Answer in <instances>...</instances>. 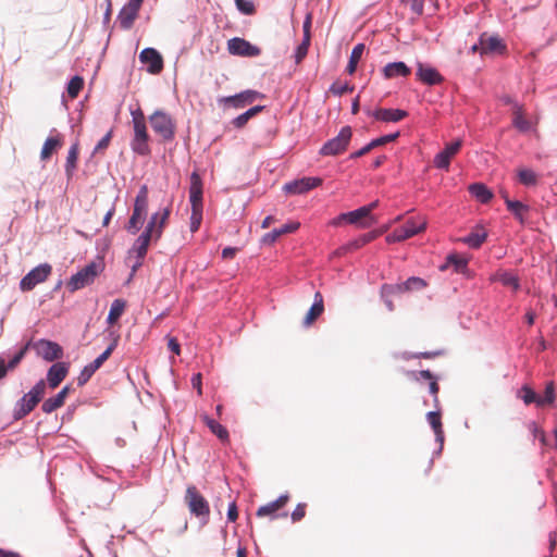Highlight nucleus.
<instances>
[{"label":"nucleus","mask_w":557,"mask_h":557,"mask_svg":"<svg viewBox=\"0 0 557 557\" xmlns=\"http://www.w3.org/2000/svg\"><path fill=\"white\" fill-rule=\"evenodd\" d=\"M46 393V383L44 380L38 381L35 386L26 393L15 405L13 411L14 420H21L29 414L39 401L44 398Z\"/></svg>","instance_id":"f257e3e1"},{"label":"nucleus","mask_w":557,"mask_h":557,"mask_svg":"<svg viewBox=\"0 0 557 557\" xmlns=\"http://www.w3.org/2000/svg\"><path fill=\"white\" fill-rule=\"evenodd\" d=\"M184 500L190 513L197 517L202 524L209 522V503L195 485L187 486Z\"/></svg>","instance_id":"f03ea898"},{"label":"nucleus","mask_w":557,"mask_h":557,"mask_svg":"<svg viewBox=\"0 0 557 557\" xmlns=\"http://www.w3.org/2000/svg\"><path fill=\"white\" fill-rule=\"evenodd\" d=\"M132 115L134 125L132 149L140 156H147L150 152V148L148 146L149 135L147 132L145 115L139 109L133 111Z\"/></svg>","instance_id":"7ed1b4c3"},{"label":"nucleus","mask_w":557,"mask_h":557,"mask_svg":"<svg viewBox=\"0 0 557 557\" xmlns=\"http://www.w3.org/2000/svg\"><path fill=\"white\" fill-rule=\"evenodd\" d=\"M102 269L101 262L88 263L81 271L71 276L70 281L66 283V288L73 293L92 284Z\"/></svg>","instance_id":"20e7f679"},{"label":"nucleus","mask_w":557,"mask_h":557,"mask_svg":"<svg viewBox=\"0 0 557 557\" xmlns=\"http://www.w3.org/2000/svg\"><path fill=\"white\" fill-rule=\"evenodd\" d=\"M352 137L350 126H344L338 135L327 140L320 149L321 156H338L346 151Z\"/></svg>","instance_id":"39448f33"},{"label":"nucleus","mask_w":557,"mask_h":557,"mask_svg":"<svg viewBox=\"0 0 557 557\" xmlns=\"http://www.w3.org/2000/svg\"><path fill=\"white\" fill-rule=\"evenodd\" d=\"M151 127L163 140H172L175 135V123L172 117L163 112L156 111L149 117Z\"/></svg>","instance_id":"423d86ee"},{"label":"nucleus","mask_w":557,"mask_h":557,"mask_svg":"<svg viewBox=\"0 0 557 557\" xmlns=\"http://www.w3.org/2000/svg\"><path fill=\"white\" fill-rule=\"evenodd\" d=\"M52 268L48 263L39 264L30 270L20 282L23 292L32 290L37 284L45 282L51 274Z\"/></svg>","instance_id":"0eeeda50"},{"label":"nucleus","mask_w":557,"mask_h":557,"mask_svg":"<svg viewBox=\"0 0 557 557\" xmlns=\"http://www.w3.org/2000/svg\"><path fill=\"white\" fill-rule=\"evenodd\" d=\"M152 223H148L145 231L134 243L131 253L135 252L137 256L136 263L132 267L133 272H135L143 263L145 256L147 255L148 247L151 240H154V236L152 235Z\"/></svg>","instance_id":"6e6552de"},{"label":"nucleus","mask_w":557,"mask_h":557,"mask_svg":"<svg viewBox=\"0 0 557 557\" xmlns=\"http://www.w3.org/2000/svg\"><path fill=\"white\" fill-rule=\"evenodd\" d=\"M37 356L48 362L59 360L63 357V348L55 342L49 339H39L33 344Z\"/></svg>","instance_id":"1a4fd4ad"},{"label":"nucleus","mask_w":557,"mask_h":557,"mask_svg":"<svg viewBox=\"0 0 557 557\" xmlns=\"http://www.w3.org/2000/svg\"><path fill=\"white\" fill-rule=\"evenodd\" d=\"M289 494H283L277 499L259 507L256 513L257 517H270L271 519L286 518L288 516L286 511L282 513H278V511L285 507V505L289 502Z\"/></svg>","instance_id":"9d476101"},{"label":"nucleus","mask_w":557,"mask_h":557,"mask_svg":"<svg viewBox=\"0 0 557 557\" xmlns=\"http://www.w3.org/2000/svg\"><path fill=\"white\" fill-rule=\"evenodd\" d=\"M227 50L231 54L240 57H257L261 53L259 47L239 37L232 38L227 41Z\"/></svg>","instance_id":"9b49d317"},{"label":"nucleus","mask_w":557,"mask_h":557,"mask_svg":"<svg viewBox=\"0 0 557 557\" xmlns=\"http://www.w3.org/2000/svg\"><path fill=\"white\" fill-rule=\"evenodd\" d=\"M321 184L322 180L320 177H302L300 180L286 183L283 189L285 193L290 195H300L320 186Z\"/></svg>","instance_id":"f8f14e48"},{"label":"nucleus","mask_w":557,"mask_h":557,"mask_svg":"<svg viewBox=\"0 0 557 557\" xmlns=\"http://www.w3.org/2000/svg\"><path fill=\"white\" fill-rule=\"evenodd\" d=\"M462 146L461 139H456L446 145L444 150L438 152L434 158V165L437 169L448 170L451 159L459 152Z\"/></svg>","instance_id":"ddd939ff"},{"label":"nucleus","mask_w":557,"mask_h":557,"mask_svg":"<svg viewBox=\"0 0 557 557\" xmlns=\"http://www.w3.org/2000/svg\"><path fill=\"white\" fill-rule=\"evenodd\" d=\"M263 97L259 91L248 89L234 96L224 97L220 99V102L228 103L235 109H243L251 104L256 99Z\"/></svg>","instance_id":"4468645a"},{"label":"nucleus","mask_w":557,"mask_h":557,"mask_svg":"<svg viewBox=\"0 0 557 557\" xmlns=\"http://www.w3.org/2000/svg\"><path fill=\"white\" fill-rule=\"evenodd\" d=\"M506 51V45L496 35L482 34L480 36L481 54H503Z\"/></svg>","instance_id":"2eb2a0df"},{"label":"nucleus","mask_w":557,"mask_h":557,"mask_svg":"<svg viewBox=\"0 0 557 557\" xmlns=\"http://www.w3.org/2000/svg\"><path fill=\"white\" fill-rule=\"evenodd\" d=\"M139 60L144 64H148V72L159 74L163 70V59L161 54L153 48H146L139 54Z\"/></svg>","instance_id":"dca6fc26"},{"label":"nucleus","mask_w":557,"mask_h":557,"mask_svg":"<svg viewBox=\"0 0 557 557\" xmlns=\"http://www.w3.org/2000/svg\"><path fill=\"white\" fill-rule=\"evenodd\" d=\"M141 4H138L133 1H128L120 11L117 15V21L120 23L121 28L129 29L132 28L135 20L138 16V12L140 10Z\"/></svg>","instance_id":"f3484780"},{"label":"nucleus","mask_w":557,"mask_h":557,"mask_svg":"<svg viewBox=\"0 0 557 557\" xmlns=\"http://www.w3.org/2000/svg\"><path fill=\"white\" fill-rule=\"evenodd\" d=\"M342 218H347V223L355 224L358 227L367 228L376 222L374 216L367 215V210L362 207L346 213H342Z\"/></svg>","instance_id":"a211bd4d"},{"label":"nucleus","mask_w":557,"mask_h":557,"mask_svg":"<svg viewBox=\"0 0 557 557\" xmlns=\"http://www.w3.org/2000/svg\"><path fill=\"white\" fill-rule=\"evenodd\" d=\"M189 200L191 209H202V181L198 173L190 175Z\"/></svg>","instance_id":"6ab92c4d"},{"label":"nucleus","mask_w":557,"mask_h":557,"mask_svg":"<svg viewBox=\"0 0 557 557\" xmlns=\"http://www.w3.org/2000/svg\"><path fill=\"white\" fill-rule=\"evenodd\" d=\"M381 235H382V231H371V232H369L367 234H362L358 238H356V239L347 243L343 247H341L337 250V253L338 255H344L346 252L357 250V249L363 247L364 245L373 242L374 239H376Z\"/></svg>","instance_id":"aec40b11"},{"label":"nucleus","mask_w":557,"mask_h":557,"mask_svg":"<svg viewBox=\"0 0 557 557\" xmlns=\"http://www.w3.org/2000/svg\"><path fill=\"white\" fill-rule=\"evenodd\" d=\"M377 121L382 122H399L408 116V112L401 109H384L380 108L373 112H369Z\"/></svg>","instance_id":"412c9836"},{"label":"nucleus","mask_w":557,"mask_h":557,"mask_svg":"<svg viewBox=\"0 0 557 557\" xmlns=\"http://www.w3.org/2000/svg\"><path fill=\"white\" fill-rule=\"evenodd\" d=\"M416 75L419 81L430 86L437 85L443 82V77L436 69L424 65L422 63H418Z\"/></svg>","instance_id":"4be33fe9"},{"label":"nucleus","mask_w":557,"mask_h":557,"mask_svg":"<svg viewBox=\"0 0 557 557\" xmlns=\"http://www.w3.org/2000/svg\"><path fill=\"white\" fill-rule=\"evenodd\" d=\"M170 214H171V208L166 207L163 209L162 212H156L150 216V220L148 223L153 222L152 235L154 236L156 242L161 238L163 228L165 227V225L168 223Z\"/></svg>","instance_id":"5701e85b"},{"label":"nucleus","mask_w":557,"mask_h":557,"mask_svg":"<svg viewBox=\"0 0 557 557\" xmlns=\"http://www.w3.org/2000/svg\"><path fill=\"white\" fill-rule=\"evenodd\" d=\"M69 372V366L64 362H57L50 367L47 373V380L51 388H55L65 379Z\"/></svg>","instance_id":"b1692460"},{"label":"nucleus","mask_w":557,"mask_h":557,"mask_svg":"<svg viewBox=\"0 0 557 557\" xmlns=\"http://www.w3.org/2000/svg\"><path fill=\"white\" fill-rule=\"evenodd\" d=\"M425 228H426L425 220L417 221L416 219L411 218V219H408L403 226L397 227V231L400 232L404 240H406L419 233H422Z\"/></svg>","instance_id":"393cba45"},{"label":"nucleus","mask_w":557,"mask_h":557,"mask_svg":"<svg viewBox=\"0 0 557 557\" xmlns=\"http://www.w3.org/2000/svg\"><path fill=\"white\" fill-rule=\"evenodd\" d=\"M426 286V282L417 276L409 277L406 282L395 286H384V289H389L393 293H404L409 290H420Z\"/></svg>","instance_id":"a878e982"},{"label":"nucleus","mask_w":557,"mask_h":557,"mask_svg":"<svg viewBox=\"0 0 557 557\" xmlns=\"http://www.w3.org/2000/svg\"><path fill=\"white\" fill-rule=\"evenodd\" d=\"M382 72L386 79L407 77L411 74V70L401 61L386 64Z\"/></svg>","instance_id":"bb28decb"},{"label":"nucleus","mask_w":557,"mask_h":557,"mask_svg":"<svg viewBox=\"0 0 557 557\" xmlns=\"http://www.w3.org/2000/svg\"><path fill=\"white\" fill-rule=\"evenodd\" d=\"M324 311L323 296L320 292L314 294V302L308 310L304 324L306 326L311 325Z\"/></svg>","instance_id":"cd10ccee"},{"label":"nucleus","mask_w":557,"mask_h":557,"mask_svg":"<svg viewBox=\"0 0 557 557\" xmlns=\"http://www.w3.org/2000/svg\"><path fill=\"white\" fill-rule=\"evenodd\" d=\"M63 145V139L60 134L55 136L48 137L41 148L40 151V159L42 161H46L51 158L53 152H55L58 149H60Z\"/></svg>","instance_id":"c85d7f7f"},{"label":"nucleus","mask_w":557,"mask_h":557,"mask_svg":"<svg viewBox=\"0 0 557 557\" xmlns=\"http://www.w3.org/2000/svg\"><path fill=\"white\" fill-rule=\"evenodd\" d=\"M512 125L522 133H525L531 128L530 121L524 116L523 107L519 103H513Z\"/></svg>","instance_id":"c756f323"},{"label":"nucleus","mask_w":557,"mask_h":557,"mask_svg":"<svg viewBox=\"0 0 557 557\" xmlns=\"http://www.w3.org/2000/svg\"><path fill=\"white\" fill-rule=\"evenodd\" d=\"M299 223L298 222H290V223H287L285 225H283L282 227L280 228H275L273 230L272 232L270 233H267L264 236H263V243L265 244H273L277 240L278 237H281L282 235H285V234H289V233H294L295 231H297L299 228Z\"/></svg>","instance_id":"7c9ffc66"},{"label":"nucleus","mask_w":557,"mask_h":557,"mask_svg":"<svg viewBox=\"0 0 557 557\" xmlns=\"http://www.w3.org/2000/svg\"><path fill=\"white\" fill-rule=\"evenodd\" d=\"M487 233L482 226H476L468 236L460 238L459 240L468 245L471 248L478 249L486 240Z\"/></svg>","instance_id":"2f4dec72"},{"label":"nucleus","mask_w":557,"mask_h":557,"mask_svg":"<svg viewBox=\"0 0 557 557\" xmlns=\"http://www.w3.org/2000/svg\"><path fill=\"white\" fill-rule=\"evenodd\" d=\"M201 420L220 441L223 443L228 441V432L222 424L210 418L208 414H202Z\"/></svg>","instance_id":"473e14b6"},{"label":"nucleus","mask_w":557,"mask_h":557,"mask_svg":"<svg viewBox=\"0 0 557 557\" xmlns=\"http://www.w3.org/2000/svg\"><path fill=\"white\" fill-rule=\"evenodd\" d=\"M126 309V301L124 299H114L111 304L110 311L107 318V322L110 325L115 324L122 317Z\"/></svg>","instance_id":"72a5a7b5"},{"label":"nucleus","mask_w":557,"mask_h":557,"mask_svg":"<svg viewBox=\"0 0 557 557\" xmlns=\"http://www.w3.org/2000/svg\"><path fill=\"white\" fill-rule=\"evenodd\" d=\"M428 421L433 429L436 441L441 444L444 443V431L442 426L441 412L440 411H431L426 414Z\"/></svg>","instance_id":"f704fd0d"},{"label":"nucleus","mask_w":557,"mask_h":557,"mask_svg":"<svg viewBox=\"0 0 557 557\" xmlns=\"http://www.w3.org/2000/svg\"><path fill=\"white\" fill-rule=\"evenodd\" d=\"M469 191L482 203H487L493 198V193L482 183L471 184Z\"/></svg>","instance_id":"c9c22d12"},{"label":"nucleus","mask_w":557,"mask_h":557,"mask_svg":"<svg viewBox=\"0 0 557 557\" xmlns=\"http://www.w3.org/2000/svg\"><path fill=\"white\" fill-rule=\"evenodd\" d=\"M133 211L136 213H140L143 215H147L148 211V187L143 185L135 198Z\"/></svg>","instance_id":"e433bc0d"},{"label":"nucleus","mask_w":557,"mask_h":557,"mask_svg":"<svg viewBox=\"0 0 557 557\" xmlns=\"http://www.w3.org/2000/svg\"><path fill=\"white\" fill-rule=\"evenodd\" d=\"M494 280L500 282L506 287H510L515 292L520 287L518 276L511 272H498L494 275Z\"/></svg>","instance_id":"4c0bfd02"},{"label":"nucleus","mask_w":557,"mask_h":557,"mask_svg":"<svg viewBox=\"0 0 557 557\" xmlns=\"http://www.w3.org/2000/svg\"><path fill=\"white\" fill-rule=\"evenodd\" d=\"M78 144L75 143L72 145V147L69 150L66 162H65V173L67 178H72L74 170L76 169V163L78 159Z\"/></svg>","instance_id":"58836bf2"},{"label":"nucleus","mask_w":557,"mask_h":557,"mask_svg":"<svg viewBox=\"0 0 557 557\" xmlns=\"http://www.w3.org/2000/svg\"><path fill=\"white\" fill-rule=\"evenodd\" d=\"M264 109L263 106H256V107H252L250 108L249 110H247L246 112L242 113L240 115H238L237 117H235L233 120V125L236 127V128H242L244 127L248 121L250 119H252L253 116H256L258 113H260L262 110Z\"/></svg>","instance_id":"ea45409f"},{"label":"nucleus","mask_w":557,"mask_h":557,"mask_svg":"<svg viewBox=\"0 0 557 557\" xmlns=\"http://www.w3.org/2000/svg\"><path fill=\"white\" fill-rule=\"evenodd\" d=\"M517 175L519 182L524 186H535L539 183V175L531 169L520 168Z\"/></svg>","instance_id":"a19ab883"},{"label":"nucleus","mask_w":557,"mask_h":557,"mask_svg":"<svg viewBox=\"0 0 557 557\" xmlns=\"http://www.w3.org/2000/svg\"><path fill=\"white\" fill-rule=\"evenodd\" d=\"M363 51H364V45L363 44H358L354 47L351 53H350V57H349V61H348V64H347V67H346V71L348 74H354L357 70V65H358V62L360 61L362 54H363Z\"/></svg>","instance_id":"79ce46f5"},{"label":"nucleus","mask_w":557,"mask_h":557,"mask_svg":"<svg viewBox=\"0 0 557 557\" xmlns=\"http://www.w3.org/2000/svg\"><path fill=\"white\" fill-rule=\"evenodd\" d=\"M507 209L518 219L521 223H523L524 218L523 214L529 210L528 206L518 200H507Z\"/></svg>","instance_id":"37998d69"},{"label":"nucleus","mask_w":557,"mask_h":557,"mask_svg":"<svg viewBox=\"0 0 557 557\" xmlns=\"http://www.w3.org/2000/svg\"><path fill=\"white\" fill-rule=\"evenodd\" d=\"M146 216L133 211L125 228L131 234H136L144 224Z\"/></svg>","instance_id":"c03bdc74"},{"label":"nucleus","mask_w":557,"mask_h":557,"mask_svg":"<svg viewBox=\"0 0 557 557\" xmlns=\"http://www.w3.org/2000/svg\"><path fill=\"white\" fill-rule=\"evenodd\" d=\"M84 87V79L81 76H74L67 84V95L70 98H76Z\"/></svg>","instance_id":"a18cd8bd"},{"label":"nucleus","mask_w":557,"mask_h":557,"mask_svg":"<svg viewBox=\"0 0 557 557\" xmlns=\"http://www.w3.org/2000/svg\"><path fill=\"white\" fill-rule=\"evenodd\" d=\"M521 393H523L522 399H523L525 405H530L532 403H536L539 406H543L544 405V400L539 398L531 387L524 385L521 388Z\"/></svg>","instance_id":"49530a36"},{"label":"nucleus","mask_w":557,"mask_h":557,"mask_svg":"<svg viewBox=\"0 0 557 557\" xmlns=\"http://www.w3.org/2000/svg\"><path fill=\"white\" fill-rule=\"evenodd\" d=\"M63 406V403L55 396L46 399L41 406L45 413H51Z\"/></svg>","instance_id":"de8ad7c7"},{"label":"nucleus","mask_w":557,"mask_h":557,"mask_svg":"<svg viewBox=\"0 0 557 557\" xmlns=\"http://www.w3.org/2000/svg\"><path fill=\"white\" fill-rule=\"evenodd\" d=\"M352 90V86H349L347 83H342L339 81L334 82L330 87V92L335 96H343L344 94L351 92Z\"/></svg>","instance_id":"09e8293b"},{"label":"nucleus","mask_w":557,"mask_h":557,"mask_svg":"<svg viewBox=\"0 0 557 557\" xmlns=\"http://www.w3.org/2000/svg\"><path fill=\"white\" fill-rule=\"evenodd\" d=\"M202 221V209H191L190 215V231L197 232Z\"/></svg>","instance_id":"8fccbe9b"},{"label":"nucleus","mask_w":557,"mask_h":557,"mask_svg":"<svg viewBox=\"0 0 557 557\" xmlns=\"http://www.w3.org/2000/svg\"><path fill=\"white\" fill-rule=\"evenodd\" d=\"M113 131L110 129L96 145L94 149V154L102 153L110 145V141L112 139Z\"/></svg>","instance_id":"3c124183"},{"label":"nucleus","mask_w":557,"mask_h":557,"mask_svg":"<svg viewBox=\"0 0 557 557\" xmlns=\"http://www.w3.org/2000/svg\"><path fill=\"white\" fill-rule=\"evenodd\" d=\"M95 372L96 370L90 364L85 366L77 377V384L79 386L85 385Z\"/></svg>","instance_id":"603ef678"},{"label":"nucleus","mask_w":557,"mask_h":557,"mask_svg":"<svg viewBox=\"0 0 557 557\" xmlns=\"http://www.w3.org/2000/svg\"><path fill=\"white\" fill-rule=\"evenodd\" d=\"M237 9L243 12L244 14H253L255 13V5L249 0H235Z\"/></svg>","instance_id":"864d4df0"},{"label":"nucleus","mask_w":557,"mask_h":557,"mask_svg":"<svg viewBox=\"0 0 557 557\" xmlns=\"http://www.w3.org/2000/svg\"><path fill=\"white\" fill-rule=\"evenodd\" d=\"M306 508L307 505L305 503H300L296 506L290 516L293 522H298L306 516Z\"/></svg>","instance_id":"5fc2aeb1"},{"label":"nucleus","mask_w":557,"mask_h":557,"mask_svg":"<svg viewBox=\"0 0 557 557\" xmlns=\"http://www.w3.org/2000/svg\"><path fill=\"white\" fill-rule=\"evenodd\" d=\"M447 262L454 264L457 271L462 270L467 265V261L457 255H450L447 257Z\"/></svg>","instance_id":"6e6d98bb"},{"label":"nucleus","mask_w":557,"mask_h":557,"mask_svg":"<svg viewBox=\"0 0 557 557\" xmlns=\"http://www.w3.org/2000/svg\"><path fill=\"white\" fill-rule=\"evenodd\" d=\"M429 391H430V393L434 397V406L437 407L438 403H440V400H438L440 386H438L436 377H434L433 380L429 381Z\"/></svg>","instance_id":"4d7b16f0"},{"label":"nucleus","mask_w":557,"mask_h":557,"mask_svg":"<svg viewBox=\"0 0 557 557\" xmlns=\"http://www.w3.org/2000/svg\"><path fill=\"white\" fill-rule=\"evenodd\" d=\"M529 429L535 438H539L542 443H545V433L535 422H531L529 424Z\"/></svg>","instance_id":"13d9d810"},{"label":"nucleus","mask_w":557,"mask_h":557,"mask_svg":"<svg viewBox=\"0 0 557 557\" xmlns=\"http://www.w3.org/2000/svg\"><path fill=\"white\" fill-rule=\"evenodd\" d=\"M110 357V350H104L99 357H97L92 362L89 364L97 371L104 361H107Z\"/></svg>","instance_id":"bf43d9fd"},{"label":"nucleus","mask_w":557,"mask_h":557,"mask_svg":"<svg viewBox=\"0 0 557 557\" xmlns=\"http://www.w3.org/2000/svg\"><path fill=\"white\" fill-rule=\"evenodd\" d=\"M410 1V8L413 13L417 15H422L424 12V2L426 0H409Z\"/></svg>","instance_id":"052dcab7"},{"label":"nucleus","mask_w":557,"mask_h":557,"mask_svg":"<svg viewBox=\"0 0 557 557\" xmlns=\"http://www.w3.org/2000/svg\"><path fill=\"white\" fill-rule=\"evenodd\" d=\"M411 375L412 377L416 380V381H420V380H425V381H431L433 380L435 376L433 375V373H431V371L429 370H421L419 372H411Z\"/></svg>","instance_id":"680f3d73"},{"label":"nucleus","mask_w":557,"mask_h":557,"mask_svg":"<svg viewBox=\"0 0 557 557\" xmlns=\"http://www.w3.org/2000/svg\"><path fill=\"white\" fill-rule=\"evenodd\" d=\"M25 351H26V347L21 349L11 360L10 362L8 363V366H5L8 369H14L20 362L21 360L24 358V355H25Z\"/></svg>","instance_id":"e2e57ef3"},{"label":"nucleus","mask_w":557,"mask_h":557,"mask_svg":"<svg viewBox=\"0 0 557 557\" xmlns=\"http://www.w3.org/2000/svg\"><path fill=\"white\" fill-rule=\"evenodd\" d=\"M544 404H552L555 400V391L553 383H549L545 388V397L541 398Z\"/></svg>","instance_id":"0e129e2a"},{"label":"nucleus","mask_w":557,"mask_h":557,"mask_svg":"<svg viewBox=\"0 0 557 557\" xmlns=\"http://www.w3.org/2000/svg\"><path fill=\"white\" fill-rule=\"evenodd\" d=\"M385 239L388 244L399 243L404 240L403 235L400 234L399 231H397V228H395L391 234H388Z\"/></svg>","instance_id":"69168bd1"},{"label":"nucleus","mask_w":557,"mask_h":557,"mask_svg":"<svg viewBox=\"0 0 557 557\" xmlns=\"http://www.w3.org/2000/svg\"><path fill=\"white\" fill-rule=\"evenodd\" d=\"M168 348L174 352L175 355H180L181 354V347H180V343L177 342V339L175 337H170L169 341H168Z\"/></svg>","instance_id":"338daca9"},{"label":"nucleus","mask_w":557,"mask_h":557,"mask_svg":"<svg viewBox=\"0 0 557 557\" xmlns=\"http://www.w3.org/2000/svg\"><path fill=\"white\" fill-rule=\"evenodd\" d=\"M238 518V511H237V506L235 503H232L230 506H228V510H227V519L231 521V522H234L236 521V519Z\"/></svg>","instance_id":"774afa93"}]
</instances>
